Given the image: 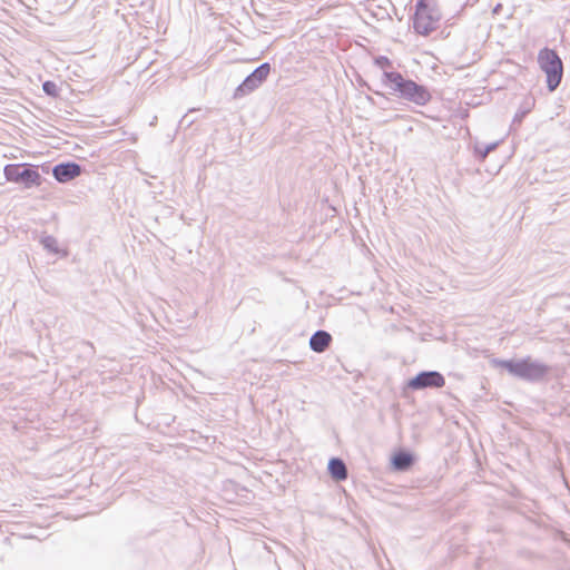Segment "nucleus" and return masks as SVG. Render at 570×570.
<instances>
[{
    "instance_id": "nucleus-1",
    "label": "nucleus",
    "mask_w": 570,
    "mask_h": 570,
    "mask_svg": "<svg viewBox=\"0 0 570 570\" xmlns=\"http://www.w3.org/2000/svg\"><path fill=\"white\" fill-rule=\"evenodd\" d=\"M374 65L383 69L382 85L390 90V94L416 106H425L431 100L432 96L425 86L403 77L397 71H389L392 61L386 56L375 57Z\"/></svg>"
},
{
    "instance_id": "nucleus-2",
    "label": "nucleus",
    "mask_w": 570,
    "mask_h": 570,
    "mask_svg": "<svg viewBox=\"0 0 570 570\" xmlns=\"http://www.w3.org/2000/svg\"><path fill=\"white\" fill-rule=\"evenodd\" d=\"M498 365L514 377L530 382L542 380L550 371V367L531 357L521 360H501Z\"/></svg>"
},
{
    "instance_id": "nucleus-3",
    "label": "nucleus",
    "mask_w": 570,
    "mask_h": 570,
    "mask_svg": "<svg viewBox=\"0 0 570 570\" xmlns=\"http://www.w3.org/2000/svg\"><path fill=\"white\" fill-rule=\"evenodd\" d=\"M441 13L434 0H417L413 18L415 32L429 36L438 28Z\"/></svg>"
},
{
    "instance_id": "nucleus-4",
    "label": "nucleus",
    "mask_w": 570,
    "mask_h": 570,
    "mask_svg": "<svg viewBox=\"0 0 570 570\" xmlns=\"http://www.w3.org/2000/svg\"><path fill=\"white\" fill-rule=\"evenodd\" d=\"M538 63L547 76L548 90L554 91L563 77V63L558 52L549 48L541 49L538 55Z\"/></svg>"
},
{
    "instance_id": "nucleus-5",
    "label": "nucleus",
    "mask_w": 570,
    "mask_h": 570,
    "mask_svg": "<svg viewBox=\"0 0 570 570\" xmlns=\"http://www.w3.org/2000/svg\"><path fill=\"white\" fill-rule=\"evenodd\" d=\"M8 181L22 184L26 188L39 186L41 176L37 167L30 164H9L3 168Z\"/></svg>"
},
{
    "instance_id": "nucleus-6",
    "label": "nucleus",
    "mask_w": 570,
    "mask_h": 570,
    "mask_svg": "<svg viewBox=\"0 0 570 570\" xmlns=\"http://www.w3.org/2000/svg\"><path fill=\"white\" fill-rule=\"evenodd\" d=\"M271 69L269 62L261 63L236 87L233 97L239 99L255 91L267 79Z\"/></svg>"
},
{
    "instance_id": "nucleus-7",
    "label": "nucleus",
    "mask_w": 570,
    "mask_h": 570,
    "mask_svg": "<svg viewBox=\"0 0 570 570\" xmlns=\"http://www.w3.org/2000/svg\"><path fill=\"white\" fill-rule=\"evenodd\" d=\"M445 383L444 376L438 371H422L414 377L407 380L404 384V391L411 390H425V389H440Z\"/></svg>"
},
{
    "instance_id": "nucleus-8",
    "label": "nucleus",
    "mask_w": 570,
    "mask_h": 570,
    "mask_svg": "<svg viewBox=\"0 0 570 570\" xmlns=\"http://www.w3.org/2000/svg\"><path fill=\"white\" fill-rule=\"evenodd\" d=\"M82 171V167L75 161L60 163L53 166L52 176L59 183H68L78 177Z\"/></svg>"
},
{
    "instance_id": "nucleus-9",
    "label": "nucleus",
    "mask_w": 570,
    "mask_h": 570,
    "mask_svg": "<svg viewBox=\"0 0 570 570\" xmlns=\"http://www.w3.org/2000/svg\"><path fill=\"white\" fill-rule=\"evenodd\" d=\"M332 342V335L324 331H316L309 338V347L313 352L323 353L330 346Z\"/></svg>"
},
{
    "instance_id": "nucleus-10",
    "label": "nucleus",
    "mask_w": 570,
    "mask_h": 570,
    "mask_svg": "<svg viewBox=\"0 0 570 570\" xmlns=\"http://www.w3.org/2000/svg\"><path fill=\"white\" fill-rule=\"evenodd\" d=\"M328 472L331 476L336 481H343L347 479V468L344 461L340 458H332L328 461Z\"/></svg>"
},
{
    "instance_id": "nucleus-11",
    "label": "nucleus",
    "mask_w": 570,
    "mask_h": 570,
    "mask_svg": "<svg viewBox=\"0 0 570 570\" xmlns=\"http://www.w3.org/2000/svg\"><path fill=\"white\" fill-rule=\"evenodd\" d=\"M413 463V456L407 452H397L393 459L392 464L395 470L397 471H405L407 470Z\"/></svg>"
},
{
    "instance_id": "nucleus-12",
    "label": "nucleus",
    "mask_w": 570,
    "mask_h": 570,
    "mask_svg": "<svg viewBox=\"0 0 570 570\" xmlns=\"http://www.w3.org/2000/svg\"><path fill=\"white\" fill-rule=\"evenodd\" d=\"M534 106V98L527 97L521 104L519 110L515 112L512 125H520L523 118L531 111Z\"/></svg>"
},
{
    "instance_id": "nucleus-13",
    "label": "nucleus",
    "mask_w": 570,
    "mask_h": 570,
    "mask_svg": "<svg viewBox=\"0 0 570 570\" xmlns=\"http://www.w3.org/2000/svg\"><path fill=\"white\" fill-rule=\"evenodd\" d=\"M40 244L43 246L45 249L52 254H58V242L57 239L51 235H45L40 238Z\"/></svg>"
},
{
    "instance_id": "nucleus-14",
    "label": "nucleus",
    "mask_w": 570,
    "mask_h": 570,
    "mask_svg": "<svg viewBox=\"0 0 570 570\" xmlns=\"http://www.w3.org/2000/svg\"><path fill=\"white\" fill-rule=\"evenodd\" d=\"M498 147V142H491L485 145L484 147H481L476 145L474 147L475 155L479 157L480 160H484L487 156L493 151Z\"/></svg>"
},
{
    "instance_id": "nucleus-15",
    "label": "nucleus",
    "mask_w": 570,
    "mask_h": 570,
    "mask_svg": "<svg viewBox=\"0 0 570 570\" xmlns=\"http://www.w3.org/2000/svg\"><path fill=\"white\" fill-rule=\"evenodd\" d=\"M42 90L46 95L50 96V97H56L58 96V88H57V85L51 81V80H47L42 83Z\"/></svg>"
},
{
    "instance_id": "nucleus-16",
    "label": "nucleus",
    "mask_w": 570,
    "mask_h": 570,
    "mask_svg": "<svg viewBox=\"0 0 570 570\" xmlns=\"http://www.w3.org/2000/svg\"><path fill=\"white\" fill-rule=\"evenodd\" d=\"M80 351L86 357H91L95 353L94 345L90 342H82L80 344Z\"/></svg>"
},
{
    "instance_id": "nucleus-17",
    "label": "nucleus",
    "mask_w": 570,
    "mask_h": 570,
    "mask_svg": "<svg viewBox=\"0 0 570 570\" xmlns=\"http://www.w3.org/2000/svg\"><path fill=\"white\" fill-rule=\"evenodd\" d=\"M187 120V115H185L183 118H181V122L186 121Z\"/></svg>"
},
{
    "instance_id": "nucleus-18",
    "label": "nucleus",
    "mask_w": 570,
    "mask_h": 570,
    "mask_svg": "<svg viewBox=\"0 0 570 570\" xmlns=\"http://www.w3.org/2000/svg\"><path fill=\"white\" fill-rule=\"evenodd\" d=\"M155 120H157V117H154V120H151V125L155 124Z\"/></svg>"
},
{
    "instance_id": "nucleus-19",
    "label": "nucleus",
    "mask_w": 570,
    "mask_h": 570,
    "mask_svg": "<svg viewBox=\"0 0 570 570\" xmlns=\"http://www.w3.org/2000/svg\"><path fill=\"white\" fill-rule=\"evenodd\" d=\"M155 120H157V117H154V120H151V125L155 124Z\"/></svg>"
}]
</instances>
